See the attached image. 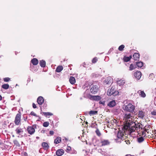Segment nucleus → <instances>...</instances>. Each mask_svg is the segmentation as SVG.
I'll use <instances>...</instances> for the list:
<instances>
[{
    "mask_svg": "<svg viewBox=\"0 0 156 156\" xmlns=\"http://www.w3.org/2000/svg\"><path fill=\"white\" fill-rule=\"evenodd\" d=\"M138 124L137 125L136 124V123H133L131 125L125 126L124 128L126 130L129 129L131 133L132 132L135 131L137 129H138V126H140Z\"/></svg>",
    "mask_w": 156,
    "mask_h": 156,
    "instance_id": "obj_1",
    "label": "nucleus"
},
{
    "mask_svg": "<svg viewBox=\"0 0 156 156\" xmlns=\"http://www.w3.org/2000/svg\"><path fill=\"white\" fill-rule=\"evenodd\" d=\"M118 91L116 90L114 86H113L111 89H108L107 92V94L109 96L113 95V96H115L118 95Z\"/></svg>",
    "mask_w": 156,
    "mask_h": 156,
    "instance_id": "obj_2",
    "label": "nucleus"
},
{
    "mask_svg": "<svg viewBox=\"0 0 156 156\" xmlns=\"http://www.w3.org/2000/svg\"><path fill=\"white\" fill-rule=\"evenodd\" d=\"M135 106L130 103L125 105L124 108V110L131 112H133Z\"/></svg>",
    "mask_w": 156,
    "mask_h": 156,
    "instance_id": "obj_3",
    "label": "nucleus"
},
{
    "mask_svg": "<svg viewBox=\"0 0 156 156\" xmlns=\"http://www.w3.org/2000/svg\"><path fill=\"white\" fill-rule=\"evenodd\" d=\"M21 115L20 113L16 114L14 120V123L16 125H18L20 124L21 121Z\"/></svg>",
    "mask_w": 156,
    "mask_h": 156,
    "instance_id": "obj_4",
    "label": "nucleus"
},
{
    "mask_svg": "<svg viewBox=\"0 0 156 156\" xmlns=\"http://www.w3.org/2000/svg\"><path fill=\"white\" fill-rule=\"evenodd\" d=\"M98 90V87L96 85H93L91 87L90 91L93 94L96 93Z\"/></svg>",
    "mask_w": 156,
    "mask_h": 156,
    "instance_id": "obj_5",
    "label": "nucleus"
},
{
    "mask_svg": "<svg viewBox=\"0 0 156 156\" xmlns=\"http://www.w3.org/2000/svg\"><path fill=\"white\" fill-rule=\"evenodd\" d=\"M130 117L128 120V121H126L125 122L126 123L125 126L130 125H131L133 123H136V122H134V117L132 115Z\"/></svg>",
    "mask_w": 156,
    "mask_h": 156,
    "instance_id": "obj_6",
    "label": "nucleus"
},
{
    "mask_svg": "<svg viewBox=\"0 0 156 156\" xmlns=\"http://www.w3.org/2000/svg\"><path fill=\"white\" fill-rule=\"evenodd\" d=\"M117 137L118 139H120V142H121V140L122 139H125V138L124 137H125L126 136H124V135L123 132L119 130L118 132L117 135Z\"/></svg>",
    "mask_w": 156,
    "mask_h": 156,
    "instance_id": "obj_7",
    "label": "nucleus"
},
{
    "mask_svg": "<svg viewBox=\"0 0 156 156\" xmlns=\"http://www.w3.org/2000/svg\"><path fill=\"white\" fill-rule=\"evenodd\" d=\"M101 143L102 146L108 145L110 144V142L108 140L102 139L101 140Z\"/></svg>",
    "mask_w": 156,
    "mask_h": 156,
    "instance_id": "obj_8",
    "label": "nucleus"
},
{
    "mask_svg": "<svg viewBox=\"0 0 156 156\" xmlns=\"http://www.w3.org/2000/svg\"><path fill=\"white\" fill-rule=\"evenodd\" d=\"M27 130L28 133L31 135L33 134L35 131L34 128L33 126H30L28 127Z\"/></svg>",
    "mask_w": 156,
    "mask_h": 156,
    "instance_id": "obj_9",
    "label": "nucleus"
},
{
    "mask_svg": "<svg viewBox=\"0 0 156 156\" xmlns=\"http://www.w3.org/2000/svg\"><path fill=\"white\" fill-rule=\"evenodd\" d=\"M116 82L117 84L119 86L123 85L125 83V80L120 79H118Z\"/></svg>",
    "mask_w": 156,
    "mask_h": 156,
    "instance_id": "obj_10",
    "label": "nucleus"
},
{
    "mask_svg": "<svg viewBox=\"0 0 156 156\" xmlns=\"http://www.w3.org/2000/svg\"><path fill=\"white\" fill-rule=\"evenodd\" d=\"M15 131L16 134L19 135L18 136V137H20L19 136L21 135V134H22L23 132V131L22 129L19 127H18L16 129Z\"/></svg>",
    "mask_w": 156,
    "mask_h": 156,
    "instance_id": "obj_11",
    "label": "nucleus"
},
{
    "mask_svg": "<svg viewBox=\"0 0 156 156\" xmlns=\"http://www.w3.org/2000/svg\"><path fill=\"white\" fill-rule=\"evenodd\" d=\"M134 75L137 79L139 80L141 77V73L140 71H137L134 73Z\"/></svg>",
    "mask_w": 156,
    "mask_h": 156,
    "instance_id": "obj_12",
    "label": "nucleus"
},
{
    "mask_svg": "<svg viewBox=\"0 0 156 156\" xmlns=\"http://www.w3.org/2000/svg\"><path fill=\"white\" fill-rule=\"evenodd\" d=\"M112 82V78L110 76H108L106 78L104 81V83L106 84H108L111 83Z\"/></svg>",
    "mask_w": 156,
    "mask_h": 156,
    "instance_id": "obj_13",
    "label": "nucleus"
},
{
    "mask_svg": "<svg viewBox=\"0 0 156 156\" xmlns=\"http://www.w3.org/2000/svg\"><path fill=\"white\" fill-rule=\"evenodd\" d=\"M64 153V151L62 149H59L56 152V154L58 156H61L63 155Z\"/></svg>",
    "mask_w": 156,
    "mask_h": 156,
    "instance_id": "obj_14",
    "label": "nucleus"
},
{
    "mask_svg": "<svg viewBox=\"0 0 156 156\" xmlns=\"http://www.w3.org/2000/svg\"><path fill=\"white\" fill-rule=\"evenodd\" d=\"M44 101L43 98L42 97H39L37 99V102L39 105H42Z\"/></svg>",
    "mask_w": 156,
    "mask_h": 156,
    "instance_id": "obj_15",
    "label": "nucleus"
},
{
    "mask_svg": "<svg viewBox=\"0 0 156 156\" xmlns=\"http://www.w3.org/2000/svg\"><path fill=\"white\" fill-rule=\"evenodd\" d=\"M91 99L95 101H98L101 99V98L99 96H91L90 97Z\"/></svg>",
    "mask_w": 156,
    "mask_h": 156,
    "instance_id": "obj_16",
    "label": "nucleus"
},
{
    "mask_svg": "<svg viewBox=\"0 0 156 156\" xmlns=\"http://www.w3.org/2000/svg\"><path fill=\"white\" fill-rule=\"evenodd\" d=\"M116 103L115 100H112L109 102L108 105L110 107H112L115 106Z\"/></svg>",
    "mask_w": 156,
    "mask_h": 156,
    "instance_id": "obj_17",
    "label": "nucleus"
},
{
    "mask_svg": "<svg viewBox=\"0 0 156 156\" xmlns=\"http://www.w3.org/2000/svg\"><path fill=\"white\" fill-rule=\"evenodd\" d=\"M131 114L130 113L126 114L124 117L123 120L125 122L128 121V120L130 117Z\"/></svg>",
    "mask_w": 156,
    "mask_h": 156,
    "instance_id": "obj_18",
    "label": "nucleus"
},
{
    "mask_svg": "<svg viewBox=\"0 0 156 156\" xmlns=\"http://www.w3.org/2000/svg\"><path fill=\"white\" fill-rule=\"evenodd\" d=\"M134 59L135 60H139L140 57V54L138 53H135L133 55Z\"/></svg>",
    "mask_w": 156,
    "mask_h": 156,
    "instance_id": "obj_19",
    "label": "nucleus"
},
{
    "mask_svg": "<svg viewBox=\"0 0 156 156\" xmlns=\"http://www.w3.org/2000/svg\"><path fill=\"white\" fill-rule=\"evenodd\" d=\"M144 112L142 111H139L138 112V116L140 118H143L144 116Z\"/></svg>",
    "mask_w": 156,
    "mask_h": 156,
    "instance_id": "obj_20",
    "label": "nucleus"
},
{
    "mask_svg": "<svg viewBox=\"0 0 156 156\" xmlns=\"http://www.w3.org/2000/svg\"><path fill=\"white\" fill-rule=\"evenodd\" d=\"M69 81L72 84H73L76 82L75 79L74 77L70 76L69 78Z\"/></svg>",
    "mask_w": 156,
    "mask_h": 156,
    "instance_id": "obj_21",
    "label": "nucleus"
},
{
    "mask_svg": "<svg viewBox=\"0 0 156 156\" xmlns=\"http://www.w3.org/2000/svg\"><path fill=\"white\" fill-rule=\"evenodd\" d=\"M42 146L45 149H47L49 148V146L47 143L43 142L42 144Z\"/></svg>",
    "mask_w": 156,
    "mask_h": 156,
    "instance_id": "obj_22",
    "label": "nucleus"
},
{
    "mask_svg": "<svg viewBox=\"0 0 156 156\" xmlns=\"http://www.w3.org/2000/svg\"><path fill=\"white\" fill-rule=\"evenodd\" d=\"M138 93L139 94L141 97L143 98H144L146 96V94L144 93V92L143 91L140 90H139L138 91Z\"/></svg>",
    "mask_w": 156,
    "mask_h": 156,
    "instance_id": "obj_23",
    "label": "nucleus"
},
{
    "mask_svg": "<svg viewBox=\"0 0 156 156\" xmlns=\"http://www.w3.org/2000/svg\"><path fill=\"white\" fill-rule=\"evenodd\" d=\"M61 141V137L58 136L54 140V143L55 144H57L60 143Z\"/></svg>",
    "mask_w": 156,
    "mask_h": 156,
    "instance_id": "obj_24",
    "label": "nucleus"
},
{
    "mask_svg": "<svg viewBox=\"0 0 156 156\" xmlns=\"http://www.w3.org/2000/svg\"><path fill=\"white\" fill-rule=\"evenodd\" d=\"M31 62L33 65H37L38 63V61L37 58H34L31 60Z\"/></svg>",
    "mask_w": 156,
    "mask_h": 156,
    "instance_id": "obj_25",
    "label": "nucleus"
},
{
    "mask_svg": "<svg viewBox=\"0 0 156 156\" xmlns=\"http://www.w3.org/2000/svg\"><path fill=\"white\" fill-rule=\"evenodd\" d=\"M63 69V67L62 66H59L56 68V71L58 73L60 72Z\"/></svg>",
    "mask_w": 156,
    "mask_h": 156,
    "instance_id": "obj_26",
    "label": "nucleus"
},
{
    "mask_svg": "<svg viewBox=\"0 0 156 156\" xmlns=\"http://www.w3.org/2000/svg\"><path fill=\"white\" fill-rule=\"evenodd\" d=\"M144 140V138L143 136H140L137 138V141L139 143H141Z\"/></svg>",
    "mask_w": 156,
    "mask_h": 156,
    "instance_id": "obj_27",
    "label": "nucleus"
},
{
    "mask_svg": "<svg viewBox=\"0 0 156 156\" xmlns=\"http://www.w3.org/2000/svg\"><path fill=\"white\" fill-rule=\"evenodd\" d=\"M40 65L41 67H44L46 65V62L44 60H41L40 62Z\"/></svg>",
    "mask_w": 156,
    "mask_h": 156,
    "instance_id": "obj_28",
    "label": "nucleus"
},
{
    "mask_svg": "<svg viewBox=\"0 0 156 156\" xmlns=\"http://www.w3.org/2000/svg\"><path fill=\"white\" fill-rule=\"evenodd\" d=\"M132 56L131 55L129 57L125 56L123 58V60L125 62H128L130 60Z\"/></svg>",
    "mask_w": 156,
    "mask_h": 156,
    "instance_id": "obj_29",
    "label": "nucleus"
},
{
    "mask_svg": "<svg viewBox=\"0 0 156 156\" xmlns=\"http://www.w3.org/2000/svg\"><path fill=\"white\" fill-rule=\"evenodd\" d=\"M136 67V66L135 65L132 64L130 66L129 70L131 71L132 70L134 69Z\"/></svg>",
    "mask_w": 156,
    "mask_h": 156,
    "instance_id": "obj_30",
    "label": "nucleus"
},
{
    "mask_svg": "<svg viewBox=\"0 0 156 156\" xmlns=\"http://www.w3.org/2000/svg\"><path fill=\"white\" fill-rule=\"evenodd\" d=\"M43 115L46 116H51L53 115L52 113L49 112H43Z\"/></svg>",
    "mask_w": 156,
    "mask_h": 156,
    "instance_id": "obj_31",
    "label": "nucleus"
},
{
    "mask_svg": "<svg viewBox=\"0 0 156 156\" xmlns=\"http://www.w3.org/2000/svg\"><path fill=\"white\" fill-rule=\"evenodd\" d=\"M2 87L5 89H7L9 87V85L8 84H4L2 86Z\"/></svg>",
    "mask_w": 156,
    "mask_h": 156,
    "instance_id": "obj_32",
    "label": "nucleus"
},
{
    "mask_svg": "<svg viewBox=\"0 0 156 156\" xmlns=\"http://www.w3.org/2000/svg\"><path fill=\"white\" fill-rule=\"evenodd\" d=\"M143 65V62H139L136 63V66L139 67H142Z\"/></svg>",
    "mask_w": 156,
    "mask_h": 156,
    "instance_id": "obj_33",
    "label": "nucleus"
},
{
    "mask_svg": "<svg viewBox=\"0 0 156 156\" xmlns=\"http://www.w3.org/2000/svg\"><path fill=\"white\" fill-rule=\"evenodd\" d=\"M95 133H96L97 135L98 136H101V133L100 131L98 129H96V130L95 131Z\"/></svg>",
    "mask_w": 156,
    "mask_h": 156,
    "instance_id": "obj_34",
    "label": "nucleus"
},
{
    "mask_svg": "<svg viewBox=\"0 0 156 156\" xmlns=\"http://www.w3.org/2000/svg\"><path fill=\"white\" fill-rule=\"evenodd\" d=\"M125 46L124 45H121L119 46L118 48L119 50L122 51L123 50V49L124 48Z\"/></svg>",
    "mask_w": 156,
    "mask_h": 156,
    "instance_id": "obj_35",
    "label": "nucleus"
},
{
    "mask_svg": "<svg viewBox=\"0 0 156 156\" xmlns=\"http://www.w3.org/2000/svg\"><path fill=\"white\" fill-rule=\"evenodd\" d=\"M49 125V123L48 122H44L43 126L44 127H48Z\"/></svg>",
    "mask_w": 156,
    "mask_h": 156,
    "instance_id": "obj_36",
    "label": "nucleus"
},
{
    "mask_svg": "<svg viewBox=\"0 0 156 156\" xmlns=\"http://www.w3.org/2000/svg\"><path fill=\"white\" fill-rule=\"evenodd\" d=\"M97 113V111H91L90 112L89 114L90 115H95Z\"/></svg>",
    "mask_w": 156,
    "mask_h": 156,
    "instance_id": "obj_37",
    "label": "nucleus"
},
{
    "mask_svg": "<svg viewBox=\"0 0 156 156\" xmlns=\"http://www.w3.org/2000/svg\"><path fill=\"white\" fill-rule=\"evenodd\" d=\"M71 147H70V146H68L67 147V148H66V152H70V151H71Z\"/></svg>",
    "mask_w": 156,
    "mask_h": 156,
    "instance_id": "obj_38",
    "label": "nucleus"
},
{
    "mask_svg": "<svg viewBox=\"0 0 156 156\" xmlns=\"http://www.w3.org/2000/svg\"><path fill=\"white\" fill-rule=\"evenodd\" d=\"M10 80V79L9 77L5 78L3 79L4 81L5 82H8Z\"/></svg>",
    "mask_w": 156,
    "mask_h": 156,
    "instance_id": "obj_39",
    "label": "nucleus"
},
{
    "mask_svg": "<svg viewBox=\"0 0 156 156\" xmlns=\"http://www.w3.org/2000/svg\"><path fill=\"white\" fill-rule=\"evenodd\" d=\"M98 60V58L97 57H95L92 60V62L95 63Z\"/></svg>",
    "mask_w": 156,
    "mask_h": 156,
    "instance_id": "obj_40",
    "label": "nucleus"
},
{
    "mask_svg": "<svg viewBox=\"0 0 156 156\" xmlns=\"http://www.w3.org/2000/svg\"><path fill=\"white\" fill-rule=\"evenodd\" d=\"M151 114L153 115H156V110H154L152 112Z\"/></svg>",
    "mask_w": 156,
    "mask_h": 156,
    "instance_id": "obj_41",
    "label": "nucleus"
},
{
    "mask_svg": "<svg viewBox=\"0 0 156 156\" xmlns=\"http://www.w3.org/2000/svg\"><path fill=\"white\" fill-rule=\"evenodd\" d=\"M30 115L35 116L36 117H37V115L36 114L33 112H31V113H30Z\"/></svg>",
    "mask_w": 156,
    "mask_h": 156,
    "instance_id": "obj_42",
    "label": "nucleus"
},
{
    "mask_svg": "<svg viewBox=\"0 0 156 156\" xmlns=\"http://www.w3.org/2000/svg\"><path fill=\"white\" fill-rule=\"evenodd\" d=\"M13 142L15 144H18V142L17 140H14L13 141Z\"/></svg>",
    "mask_w": 156,
    "mask_h": 156,
    "instance_id": "obj_43",
    "label": "nucleus"
},
{
    "mask_svg": "<svg viewBox=\"0 0 156 156\" xmlns=\"http://www.w3.org/2000/svg\"><path fill=\"white\" fill-rule=\"evenodd\" d=\"M33 107L34 108H37L36 105L34 103L33 104Z\"/></svg>",
    "mask_w": 156,
    "mask_h": 156,
    "instance_id": "obj_44",
    "label": "nucleus"
},
{
    "mask_svg": "<svg viewBox=\"0 0 156 156\" xmlns=\"http://www.w3.org/2000/svg\"><path fill=\"white\" fill-rule=\"evenodd\" d=\"M54 132L53 131H50L49 133L51 135H53L54 134Z\"/></svg>",
    "mask_w": 156,
    "mask_h": 156,
    "instance_id": "obj_45",
    "label": "nucleus"
},
{
    "mask_svg": "<svg viewBox=\"0 0 156 156\" xmlns=\"http://www.w3.org/2000/svg\"><path fill=\"white\" fill-rule=\"evenodd\" d=\"M125 142H126V144H130V142H129V140H127V141L126 140L125 141Z\"/></svg>",
    "mask_w": 156,
    "mask_h": 156,
    "instance_id": "obj_46",
    "label": "nucleus"
},
{
    "mask_svg": "<svg viewBox=\"0 0 156 156\" xmlns=\"http://www.w3.org/2000/svg\"><path fill=\"white\" fill-rule=\"evenodd\" d=\"M63 140H65V141H67L68 140L67 139V138H65V139H63Z\"/></svg>",
    "mask_w": 156,
    "mask_h": 156,
    "instance_id": "obj_47",
    "label": "nucleus"
},
{
    "mask_svg": "<svg viewBox=\"0 0 156 156\" xmlns=\"http://www.w3.org/2000/svg\"><path fill=\"white\" fill-rule=\"evenodd\" d=\"M2 99V96L0 95V100H1Z\"/></svg>",
    "mask_w": 156,
    "mask_h": 156,
    "instance_id": "obj_48",
    "label": "nucleus"
},
{
    "mask_svg": "<svg viewBox=\"0 0 156 156\" xmlns=\"http://www.w3.org/2000/svg\"><path fill=\"white\" fill-rule=\"evenodd\" d=\"M27 117H26V118H24V120L25 121H26V120H27Z\"/></svg>",
    "mask_w": 156,
    "mask_h": 156,
    "instance_id": "obj_49",
    "label": "nucleus"
},
{
    "mask_svg": "<svg viewBox=\"0 0 156 156\" xmlns=\"http://www.w3.org/2000/svg\"><path fill=\"white\" fill-rule=\"evenodd\" d=\"M144 132H143V133H142V135H144Z\"/></svg>",
    "mask_w": 156,
    "mask_h": 156,
    "instance_id": "obj_50",
    "label": "nucleus"
},
{
    "mask_svg": "<svg viewBox=\"0 0 156 156\" xmlns=\"http://www.w3.org/2000/svg\"><path fill=\"white\" fill-rule=\"evenodd\" d=\"M39 138L38 137H37V138Z\"/></svg>",
    "mask_w": 156,
    "mask_h": 156,
    "instance_id": "obj_51",
    "label": "nucleus"
}]
</instances>
